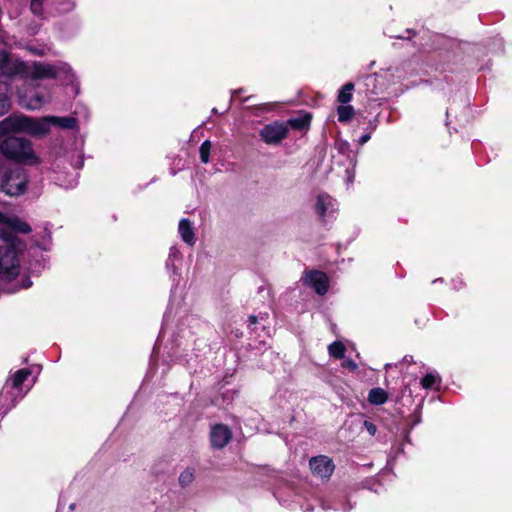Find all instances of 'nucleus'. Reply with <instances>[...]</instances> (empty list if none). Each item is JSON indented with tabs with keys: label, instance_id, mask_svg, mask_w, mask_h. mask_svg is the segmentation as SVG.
I'll return each mask as SVG.
<instances>
[{
	"label": "nucleus",
	"instance_id": "13",
	"mask_svg": "<svg viewBox=\"0 0 512 512\" xmlns=\"http://www.w3.org/2000/svg\"><path fill=\"white\" fill-rule=\"evenodd\" d=\"M178 231L182 240L188 245L192 246L195 244V234L193 231L192 224L187 219H182L179 222Z\"/></svg>",
	"mask_w": 512,
	"mask_h": 512
},
{
	"label": "nucleus",
	"instance_id": "26",
	"mask_svg": "<svg viewBox=\"0 0 512 512\" xmlns=\"http://www.w3.org/2000/svg\"><path fill=\"white\" fill-rule=\"evenodd\" d=\"M342 366L349 369V370H356L357 369V364L356 362H354L353 360H350V359H347L345 360L343 363H342Z\"/></svg>",
	"mask_w": 512,
	"mask_h": 512
},
{
	"label": "nucleus",
	"instance_id": "5",
	"mask_svg": "<svg viewBox=\"0 0 512 512\" xmlns=\"http://www.w3.org/2000/svg\"><path fill=\"white\" fill-rule=\"evenodd\" d=\"M37 126V118L12 114L0 121V137L12 133H28L39 136Z\"/></svg>",
	"mask_w": 512,
	"mask_h": 512
},
{
	"label": "nucleus",
	"instance_id": "8",
	"mask_svg": "<svg viewBox=\"0 0 512 512\" xmlns=\"http://www.w3.org/2000/svg\"><path fill=\"white\" fill-rule=\"evenodd\" d=\"M301 280L304 285L312 287L319 295H324L328 291L329 280L324 272L317 270L307 271Z\"/></svg>",
	"mask_w": 512,
	"mask_h": 512
},
{
	"label": "nucleus",
	"instance_id": "11",
	"mask_svg": "<svg viewBox=\"0 0 512 512\" xmlns=\"http://www.w3.org/2000/svg\"><path fill=\"white\" fill-rule=\"evenodd\" d=\"M0 225H2L0 228H4L13 235H15L16 232L30 233L32 231L30 225L17 216L5 215V220L0 223Z\"/></svg>",
	"mask_w": 512,
	"mask_h": 512
},
{
	"label": "nucleus",
	"instance_id": "18",
	"mask_svg": "<svg viewBox=\"0 0 512 512\" xmlns=\"http://www.w3.org/2000/svg\"><path fill=\"white\" fill-rule=\"evenodd\" d=\"M310 120L311 116L309 114H305L304 116L290 119L288 124L294 129L302 130L309 126Z\"/></svg>",
	"mask_w": 512,
	"mask_h": 512
},
{
	"label": "nucleus",
	"instance_id": "12",
	"mask_svg": "<svg viewBox=\"0 0 512 512\" xmlns=\"http://www.w3.org/2000/svg\"><path fill=\"white\" fill-rule=\"evenodd\" d=\"M19 101L23 107L31 110H36L41 108L45 103H47L48 99L39 93H35L31 97L19 94Z\"/></svg>",
	"mask_w": 512,
	"mask_h": 512
},
{
	"label": "nucleus",
	"instance_id": "16",
	"mask_svg": "<svg viewBox=\"0 0 512 512\" xmlns=\"http://www.w3.org/2000/svg\"><path fill=\"white\" fill-rule=\"evenodd\" d=\"M354 89L353 83H346L338 94V102L342 105L348 104L352 100V91Z\"/></svg>",
	"mask_w": 512,
	"mask_h": 512
},
{
	"label": "nucleus",
	"instance_id": "3",
	"mask_svg": "<svg viewBox=\"0 0 512 512\" xmlns=\"http://www.w3.org/2000/svg\"><path fill=\"white\" fill-rule=\"evenodd\" d=\"M0 153L5 158L18 163L34 164L37 162L32 143L20 137H6L0 140Z\"/></svg>",
	"mask_w": 512,
	"mask_h": 512
},
{
	"label": "nucleus",
	"instance_id": "30",
	"mask_svg": "<svg viewBox=\"0 0 512 512\" xmlns=\"http://www.w3.org/2000/svg\"><path fill=\"white\" fill-rule=\"evenodd\" d=\"M32 285V282L28 279L24 281L23 288H29Z\"/></svg>",
	"mask_w": 512,
	"mask_h": 512
},
{
	"label": "nucleus",
	"instance_id": "24",
	"mask_svg": "<svg viewBox=\"0 0 512 512\" xmlns=\"http://www.w3.org/2000/svg\"><path fill=\"white\" fill-rule=\"evenodd\" d=\"M192 480H193V473L189 470H186L183 473H181V475L179 477V481L183 486L188 485L189 483L192 482Z\"/></svg>",
	"mask_w": 512,
	"mask_h": 512
},
{
	"label": "nucleus",
	"instance_id": "19",
	"mask_svg": "<svg viewBox=\"0 0 512 512\" xmlns=\"http://www.w3.org/2000/svg\"><path fill=\"white\" fill-rule=\"evenodd\" d=\"M345 350H346V348H345L344 344L340 341H335L332 344H330L328 347V352H329L330 356H332L336 359H342L344 357Z\"/></svg>",
	"mask_w": 512,
	"mask_h": 512
},
{
	"label": "nucleus",
	"instance_id": "4",
	"mask_svg": "<svg viewBox=\"0 0 512 512\" xmlns=\"http://www.w3.org/2000/svg\"><path fill=\"white\" fill-rule=\"evenodd\" d=\"M28 178L25 171L19 167L0 164V191L15 197L25 193Z\"/></svg>",
	"mask_w": 512,
	"mask_h": 512
},
{
	"label": "nucleus",
	"instance_id": "23",
	"mask_svg": "<svg viewBox=\"0 0 512 512\" xmlns=\"http://www.w3.org/2000/svg\"><path fill=\"white\" fill-rule=\"evenodd\" d=\"M11 107L10 100L5 93L0 94V116L6 114Z\"/></svg>",
	"mask_w": 512,
	"mask_h": 512
},
{
	"label": "nucleus",
	"instance_id": "28",
	"mask_svg": "<svg viewBox=\"0 0 512 512\" xmlns=\"http://www.w3.org/2000/svg\"><path fill=\"white\" fill-rule=\"evenodd\" d=\"M370 139V134H365V135H362L359 139V143L360 144H365L366 142H368Z\"/></svg>",
	"mask_w": 512,
	"mask_h": 512
},
{
	"label": "nucleus",
	"instance_id": "25",
	"mask_svg": "<svg viewBox=\"0 0 512 512\" xmlns=\"http://www.w3.org/2000/svg\"><path fill=\"white\" fill-rule=\"evenodd\" d=\"M31 11L36 15L42 14V0H31Z\"/></svg>",
	"mask_w": 512,
	"mask_h": 512
},
{
	"label": "nucleus",
	"instance_id": "14",
	"mask_svg": "<svg viewBox=\"0 0 512 512\" xmlns=\"http://www.w3.org/2000/svg\"><path fill=\"white\" fill-rule=\"evenodd\" d=\"M335 207L334 200L327 194H320L316 201V211L320 216H324Z\"/></svg>",
	"mask_w": 512,
	"mask_h": 512
},
{
	"label": "nucleus",
	"instance_id": "10",
	"mask_svg": "<svg viewBox=\"0 0 512 512\" xmlns=\"http://www.w3.org/2000/svg\"><path fill=\"white\" fill-rule=\"evenodd\" d=\"M232 437L231 430L223 424H217L211 429L210 439L212 446L221 449L228 444Z\"/></svg>",
	"mask_w": 512,
	"mask_h": 512
},
{
	"label": "nucleus",
	"instance_id": "22",
	"mask_svg": "<svg viewBox=\"0 0 512 512\" xmlns=\"http://www.w3.org/2000/svg\"><path fill=\"white\" fill-rule=\"evenodd\" d=\"M437 379L438 376L436 374L428 373L422 378L421 385L425 389L431 388L437 382Z\"/></svg>",
	"mask_w": 512,
	"mask_h": 512
},
{
	"label": "nucleus",
	"instance_id": "20",
	"mask_svg": "<svg viewBox=\"0 0 512 512\" xmlns=\"http://www.w3.org/2000/svg\"><path fill=\"white\" fill-rule=\"evenodd\" d=\"M31 374V371L28 369H20L15 372L12 376V385L14 388H20L23 382L28 378Z\"/></svg>",
	"mask_w": 512,
	"mask_h": 512
},
{
	"label": "nucleus",
	"instance_id": "29",
	"mask_svg": "<svg viewBox=\"0 0 512 512\" xmlns=\"http://www.w3.org/2000/svg\"><path fill=\"white\" fill-rule=\"evenodd\" d=\"M348 148V143L347 142H339V150L341 152H344V150H346Z\"/></svg>",
	"mask_w": 512,
	"mask_h": 512
},
{
	"label": "nucleus",
	"instance_id": "1",
	"mask_svg": "<svg viewBox=\"0 0 512 512\" xmlns=\"http://www.w3.org/2000/svg\"><path fill=\"white\" fill-rule=\"evenodd\" d=\"M70 67L62 64L58 67L50 64L33 63L31 66L26 65L18 59H13L10 55L2 50L0 51V75L12 77L22 75L34 80L55 78L60 73H69Z\"/></svg>",
	"mask_w": 512,
	"mask_h": 512
},
{
	"label": "nucleus",
	"instance_id": "15",
	"mask_svg": "<svg viewBox=\"0 0 512 512\" xmlns=\"http://www.w3.org/2000/svg\"><path fill=\"white\" fill-rule=\"evenodd\" d=\"M387 398V393L381 388L372 389L368 395L369 402L375 405L384 404Z\"/></svg>",
	"mask_w": 512,
	"mask_h": 512
},
{
	"label": "nucleus",
	"instance_id": "9",
	"mask_svg": "<svg viewBox=\"0 0 512 512\" xmlns=\"http://www.w3.org/2000/svg\"><path fill=\"white\" fill-rule=\"evenodd\" d=\"M312 473L320 478L328 479L334 471L333 461L324 455L313 457L309 461Z\"/></svg>",
	"mask_w": 512,
	"mask_h": 512
},
{
	"label": "nucleus",
	"instance_id": "17",
	"mask_svg": "<svg viewBox=\"0 0 512 512\" xmlns=\"http://www.w3.org/2000/svg\"><path fill=\"white\" fill-rule=\"evenodd\" d=\"M337 114L340 122H347L353 118L355 111L351 105H340L337 108Z\"/></svg>",
	"mask_w": 512,
	"mask_h": 512
},
{
	"label": "nucleus",
	"instance_id": "2",
	"mask_svg": "<svg viewBox=\"0 0 512 512\" xmlns=\"http://www.w3.org/2000/svg\"><path fill=\"white\" fill-rule=\"evenodd\" d=\"M25 243L11 232L0 228V277L11 281L20 272L21 257Z\"/></svg>",
	"mask_w": 512,
	"mask_h": 512
},
{
	"label": "nucleus",
	"instance_id": "21",
	"mask_svg": "<svg viewBox=\"0 0 512 512\" xmlns=\"http://www.w3.org/2000/svg\"><path fill=\"white\" fill-rule=\"evenodd\" d=\"M211 148H212V144H211V142L209 140H205L201 144L199 152H200L201 161L203 163H208L209 162V156H210Z\"/></svg>",
	"mask_w": 512,
	"mask_h": 512
},
{
	"label": "nucleus",
	"instance_id": "32",
	"mask_svg": "<svg viewBox=\"0 0 512 512\" xmlns=\"http://www.w3.org/2000/svg\"><path fill=\"white\" fill-rule=\"evenodd\" d=\"M2 205V203L0 202V206ZM5 215L1 210H0V223H2L4 220H5Z\"/></svg>",
	"mask_w": 512,
	"mask_h": 512
},
{
	"label": "nucleus",
	"instance_id": "7",
	"mask_svg": "<svg viewBox=\"0 0 512 512\" xmlns=\"http://www.w3.org/2000/svg\"><path fill=\"white\" fill-rule=\"evenodd\" d=\"M37 123L39 136L47 134L51 126L63 129H74L76 127V120L73 117L45 116L37 118Z\"/></svg>",
	"mask_w": 512,
	"mask_h": 512
},
{
	"label": "nucleus",
	"instance_id": "27",
	"mask_svg": "<svg viewBox=\"0 0 512 512\" xmlns=\"http://www.w3.org/2000/svg\"><path fill=\"white\" fill-rule=\"evenodd\" d=\"M364 426L370 435H374L376 433V426L373 423H371L369 421H365Z\"/></svg>",
	"mask_w": 512,
	"mask_h": 512
},
{
	"label": "nucleus",
	"instance_id": "6",
	"mask_svg": "<svg viewBox=\"0 0 512 512\" xmlns=\"http://www.w3.org/2000/svg\"><path fill=\"white\" fill-rule=\"evenodd\" d=\"M288 134V126L283 122L275 121L265 125L259 135L263 142L268 145H278Z\"/></svg>",
	"mask_w": 512,
	"mask_h": 512
},
{
	"label": "nucleus",
	"instance_id": "31",
	"mask_svg": "<svg viewBox=\"0 0 512 512\" xmlns=\"http://www.w3.org/2000/svg\"><path fill=\"white\" fill-rule=\"evenodd\" d=\"M249 322H250L251 324H255V323L257 322V317H256V316L251 315V316L249 317Z\"/></svg>",
	"mask_w": 512,
	"mask_h": 512
}]
</instances>
